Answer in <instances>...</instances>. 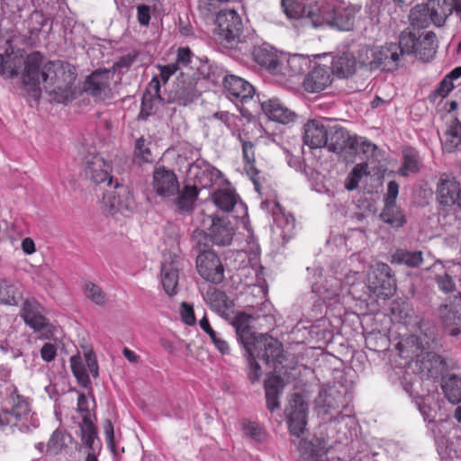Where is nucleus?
I'll return each instance as SVG.
<instances>
[{
	"label": "nucleus",
	"mask_w": 461,
	"mask_h": 461,
	"mask_svg": "<svg viewBox=\"0 0 461 461\" xmlns=\"http://www.w3.org/2000/svg\"><path fill=\"white\" fill-rule=\"evenodd\" d=\"M114 81V71L98 69L88 76L84 89L94 97L104 100L112 95L111 85Z\"/></svg>",
	"instance_id": "nucleus-15"
},
{
	"label": "nucleus",
	"mask_w": 461,
	"mask_h": 461,
	"mask_svg": "<svg viewBox=\"0 0 461 461\" xmlns=\"http://www.w3.org/2000/svg\"><path fill=\"white\" fill-rule=\"evenodd\" d=\"M207 221L210 227L207 231L196 230L193 234V240L196 242L198 247L207 248L208 237L210 240L217 246H229L230 245L235 230L230 221L225 218H212L208 217Z\"/></svg>",
	"instance_id": "nucleus-9"
},
{
	"label": "nucleus",
	"mask_w": 461,
	"mask_h": 461,
	"mask_svg": "<svg viewBox=\"0 0 461 461\" xmlns=\"http://www.w3.org/2000/svg\"><path fill=\"white\" fill-rule=\"evenodd\" d=\"M263 113L271 120L280 123H288L292 122L295 113L285 106L277 98H269L267 100H259Z\"/></svg>",
	"instance_id": "nucleus-27"
},
{
	"label": "nucleus",
	"mask_w": 461,
	"mask_h": 461,
	"mask_svg": "<svg viewBox=\"0 0 461 461\" xmlns=\"http://www.w3.org/2000/svg\"><path fill=\"white\" fill-rule=\"evenodd\" d=\"M138 21L141 25H148L149 23V7L147 5L138 6Z\"/></svg>",
	"instance_id": "nucleus-61"
},
{
	"label": "nucleus",
	"mask_w": 461,
	"mask_h": 461,
	"mask_svg": "<svg viewBox=\"0 0 461 461\" xmlns=\"http://www.w3.org/2000/svg\"><path fill=\"white\" fill-rule=\"evenodd\" d=\"M281 54L269 45L263 44L254 49L253 57L255 61L265 68L270 74L275 69Z\"/></svg>",
	"instance_id": "nucleus-33"
},
{
	"label": "nucleus",
	"mask_w": 461,
	"mask_h": 461,
	"mask_svg": "<svg viewBox=\"0 0 461 461\" xmlns=\"http://www.w3.org/2000/svg\"><path fill=\"white\" fill-rule=\"evenodd\" d=\"M266 352L265 350V348L262 347V348H257L256 350V355L255 356H250L247 351H246V354H247V358H248V363H249V378L251 382H255V381H258L261 375V367L260 366L258 365V363L256 361V358H261L267 362H269L270 360H274L276 358H277L280 354H281V348H279V353L275 356V357H264L262 355Z\"/></svg>",
	"instance_id": "nucleus-41"
},
{
	"label": "nucleus",
	"mask_w": 461,
	"mask_h": 461,
	"mask_svg": "<svg viewBox=\"0 0 461 461\" xmlns=\"http://www.w3.org/2000/svg\"><path fill=\"white\" fill-rule=\"evenodd\" d=\"M423 261L421 251H408L405 249H397L393 257L392 263L405 265L409 267H417Z\"/></svg>",
	"instance_id": "nucleus-40"
},
{
	"label": "nucleus",
	"mask_w": 461,
	"mask_h": 461,
	"mask_svg": "<svg viewBox=\"0 0 461 461\" xmlns=\"http://www.w3.org/2000/svg\"><path fill=\"white\" fill-rule=\"evenodd\" d=\"M57 355V348L51 343H45L41 349V357L45 362L52 361Z\"/></svg>",
	"instance_id": "nucleus-58"
},
{
	"label": "nucleus",
	"mask_w": 461,
	"mask_h": 461,
	"mask_svg": "<svg viewBox=\"0 0 461 461\" xmlns=\"http://www.w3.org/2000/svg\"><path fill=\"white\" fill-rule=\"evenodd\" d=\"M368 166L366 163L357 164L348 176L345 181V186L348 190H354L357 187L360 179L367 175Z\"/></svg>",
	"instance_id": "nucleus-46"
},
{
	"label": "nucleus",
	"mask_w": 461,
	"mask_h": 461,
	"mask_svg": "<svg viewBox=\"0 0 461 461\" xmlns=\"http://www.w3.org/2000/svg\"><path fill=\"white\" fill-rule=\"evenodd\" d=\"M84 171L86 176L95 184L107 182L108 187H112L113 176L112 166L98 153H90L85 158Z\"/></svg>",
	"instance_id": "nucleus-16"
},
{
	"label": "nucleus",
	"mask_w": 461,
	"mask_h": 461,
	"mask_svg": "<svg viewBox=\"0 0 461 461\" xmlns=\"http://www.w3.org/2000/svg\"><path fill=\"white\" fill-rule=\"evenodd\" d=\"M178 197L176 199V204L178 206V208L182 211H186L187 209H189L194 201H189V199L186 197V194H183L182 192L178 194Z\"/></svg>",
	"instance_id": "nucleus-63"
},
{
	"label": "nucleus",
	"mask_w": 461,
	"mask_h": 461,
	"mask_svg": "<svg viewBox=\"0 0 461 461\" xmlns=\"http://www.w3.org/2000/svg\"><path fill=\"white\" fill-rule=\"evenodd\" d=\"M103 203L107 213L115 216L121 213L128 216L135 208L133 196L127 187L117 182L106 190L103 196Z\"/></svg>",
	"instance_id": "nucleus-11"
},
{
	"label": "nucleus",
	"mask_w": 461,
	"mask_h": 461,
	"mask_svg": "<svg viewBox=\"0 0 461 461\" xmlns=\"http://www.w3.org/2000/svg\"><path fill=\"white\" fill-rule=\"evenodd\" d=\"M399 193V185L395 181H390L387 186V194L385 197V206L384 208V215L387 217L390 212L395 210V199Z\"/></svg>",
	"instance_id": "nucleus-49"
},
{
	"label": "nucleus",
	"mask_w": 461,
	"mask_h": 461,
	"mask_svg": "<svg viewBox=\"0 0 461 461\" xmlns=\"http://www.w3.org/2000/svg\"><path fill=\"white\" fill-rule=\"evenodd\" d=\"M436 36L433 32L419 35L416 57L421 60L429 61L436 53Z\"/></svg>",
	"instance_id": "nucleus-36"
},
{
	"label": "nucleus",
	"mask_w": 461,
	"mask_h": 461,
	"mask_svg": "<svg viewBox=\"0 0 461 461\" xmlns=\"http://www.w3.org/2000/svg\"><path fill=\"white\" fill-rule=\"evenodd\" d=\"M346 390H340L336 384H325L319 392L315 399V411L323 420H328V415L331 414L342 403ZM329 420L339 426L338 430L344 438L351 436L349 428L356 424L355 418L350 414H339L330 417Z\"/></svg>",
	"instance_id": "nucleus-4"
},
{
	"label": "nucleus",
	"mask_w": 461,
	"mask_h": 461,
	"mask_svg": "<svg viewBox=\"0 0 461 461\" xmlns=\"http://www.w3.org/2000/svg\"><path fill=\"white\" fill-rule=\"evenodd\" d=\"M72 441L71 436L65 429H57L51 435L47 444V451L57 455L63 451Z\"/></svg>",
	"instance_id": "nucleus-38"
},
{
	"label": "nucleus",
	"mask_w": 461,
	"mask_h": 461,
	"mask_svg": "<svg viewBox=\"0 0 461 461\" xmlns=\"http://www.w3.org/2000/svg\"><path fill=\"white\" fill-rule=\"evenodd\" d=\"M240 140L242 145V157L244 161V167L247 172V175L252 180L255 185V188L258 190V184L257 181L258 170L255 167V149L254 145L251 141H247L241 138L240 135Z\"/></svg>",
	"instance_id": "nucleus-34"
},
{
	"label": "nucleus",
	"mask_w": 461,
	"mask_h": 461,
	"mask_svg": "<svg viewBox=\"0 0 461 461\" xmlns=\"http://www.w3.org/2000/svg\"><path fill=\"white\" fill-rule=\"evenodd\" d=\"M365 265L359 254H353L340 267L335 269L336 276L327 281V286L312 285V292L324 301L336 300L351 295L354 299H364L368 293L376 294L377 297L389 298L393 294L394 288L387 264L377 262L372 265L366 275V282L363 281L362 272Z\"/></svg>",
	"instance_id": "nucleus-2"
},
{
	"label": "nucleus",
	"mask_w": 461,
	"mask_h": 461,
	"mask_svg": "<svg viewBox=\"0 0 461 461\" xmlns=\"http://www.w3.org/2000/svg\"><path fill=\"white\" fill-rule=\"evenodd\" d=\"M179 313L181 320L185 324L194 326L196 323L194 308L188 303L183 302L181 303Z\"/></svg>",
	"instance_id": "nucleus-53"
},
{
	"label": "nucleus",
	"mask_w": 461,
	"mask_h": 461,
	"mask_svg": "<svg viewBox=\"0 0 461 461\" xmlns=\"http://www.w3.org/2000/svg\"><path fill=\"white\" fill-rule=\"evenodd\" d=\"M215 348L223 355L230 353V347L223 339L217 335H215L214 339H212Z\"/></svg>",
	"instance_id": "nucleus-62"
},
{
	"label": "nucleus",
	"mask_w": 461,
	"mask_h": 461,
	"mask_svg": "<svg viewBox=\"0 0 461 461\" xmlns=\"http://www.w3.org/2000/svg\"><path fill=\"white\" fill-rule=\"evenodd\" d=\"M286 412L289 431L292 436L299 438L306 429L308 405L300 394L294 393L291 396Z\"/></svg>",
	"instance_id": "nucleus-14"
},
{
	"label": "nucleus",
	"mask_w": 461,
	"mask_h": 461,
	"mask_svg": "<svg viewBox=\"0 0 461 461\" xmlns=\"http://www.w3.org/2000/svg\"><path fill=\"white\" fill-rule=\"evenodd\" d=\"M179 181L174 171L163 166L154 169L152 189L157 195L166 199L174 197L179 194Z\"/></svg>",
	"instance_id": "nucleus-17"
},
{
	"label": "nucleus",
	"mask_w": 461,
	"mask_h": 461,
	"mask_svg": "<svg viewBox=\"0 0 461 461\" xmlns=\"http://www.w3.org/2000/svg\"><path fill=\"white\" fill-rule=\"evenodd\" d=\"M212 309L218 312H223L226 309L230 307L231 302L228 300L224 293L214 291L212 294H207L206 299Z\"/></svg>",
	"instance_id": "nucleus-47"
},
{
	"label": "nucleus",
	"mask_w": 461,
	"mask_h": 461,
	"mask_svg": "<svg viewBox=\"0 0 461 461\" xmlns=\"http://www.w3.org/2000/svg\"><path fill=\"white\" fill-rule=\"evenodd\" d=\"M286 16L290 19L303 18L314 28L329 25L339 31L353 28L354 19L359 8L337 0H317L302 5L294 0H281Z\"/></svg>",
	"instance_id": "nucleus-3"
},
{
	"label": "nucleus",
	"mask_w": 461,
	"mask_h": 461,
	"mask_svg": "<svg viewBox=\"0 0 461 461\" xmlns=\"http://www.w3.org/2000/svg\"><path fill=\"white\" fill-rule=\"evenodd\" d=\"M454 11L461 13V0H429L426 5L412 9L410 17L420 27L428 26L429 21L441 26Z\"/></svg>",
	"instance_id": "nucleus-6"
},
{
	"label": "nucleus",
	"mask_w": 461,
	"mask_h": 461,
	"mask_svg": "<svg viewBox=\"0 0 461 461\" xmlns=\"http://www.w3.org/2000/svg\"><path fill=\"white\" fill-rule=\"evenodd\" d=\"M254 318L245 312H239L232 320L238 339L244 347L245 350L250 355L255 356L257 348H265L266 352L262 355L264 357H275L279 353V343L264 334L256 335L250 327Z\"/></svg>",
	"instance_id": "nucleus-5"
},
{
	"label": "nucleus",
	"mask_w": 461,
	"mask_h": 461,
	"mask_svg": "<svg viewBox=\"0 0 461 461\" xmlns=\"http://www.w3.org/2000/svg\"><path fill=\"white\" fill-rule=\"evenodd\" d=\"M200 253L196 258V268L202 278L214 284L221 283L224 278V267L219 257L212 249L199 247Z\"/></svg>",
	"instance_id": "nucleus-13"
},
{
	"label": "nucleus",
	"mask_w": 461,
	"mask_h": 461,
	"mask_svg": "<svg viewBox=\"0 0 461 461\" xmlns=\"http://www.w3.org/2000/svg\"><path fill=\"white\" fill-rule=\"evenodd\" d=\"M216 40L226 47H232L242 32L243 25L239 14L232 9L221 11L216 17Z\"/></svg>",
	"instance_id": "nucleus-10"
},
{
	"label": "nucleus",
	"mask_w": 461,
	"mask_h": 461,
	"mask_svg": "<svg viewBox=\"0 0 461 461\" xmlns=\"http://www.w3.org/2000/svg\"><path fill=\"white\" fill-rule=\"evenodd\" d=\"M0 73L10 77L22 73L27 94L34 101L40 99L42 90L58 103L66 104L73 99L75 68L60 60L45 62L39 52L25 59L14 51L6 57L0 55Z\"/></svg>",
	"instance_id": "nucleus-1"
},
{
	"label": "nucleus",
	"mask_w": 461,
	"mask_h": 461,
	"mask_svg": "<svg viewBox=\"0 0 461 461\" xmlns=\"http://www.w3.org/2000/svg\"><path fill=\"white\" fill-rule=\"evenodd\" d=\"M418 169L419 167L416 151L412 149H405L403 150V164L399 168V174L401 176H407L410 174L417 172Z\"/></svg>",
	"instance_id": "nucleus-44"
},
{
	"label": "nucleus",
	"mask_w": 461,
	"mask_h": 461,
	"mask_svg": "<svg viewBox=\"0 0 461 461\" xmlns=\"http://www.w3.org/2000/svg\"><path fill=\"white\" fill-rule=\"evenodd\" d=\"M193 55L189 49L187 48H180L177 50V65L181 64L185 67H187L191 63V59Z\"/></svg>",
	"instance_id": "nucleus-60"
},
{
	"label": "nucleus",
	"mask_w": 461,
	"mask_h": 461,
	"mask_svg": "<svg viewBox=\"0 0 461 461\" xmlns=\"http://www.w3.org/2000/svg\"><path fill=\"white\" fill-rule=\"evenodd\" d=\"M357 139L359 140V144L357 148L352 149L353 150L357 153L362 152L364 155H366V158H375L377 156L378 149L375 144L363 138Z\"/></svg>",
	"instance_id": "nucleus-52"
},
{
	"label": "nucleus",
	"mask_w": 461,
	"mask_h": 461,
	"mask_svg": "<svg viewBox=\"0 0 461 461\" xmlns=\"http://www.w3.org/2000/svg\"><path fill=\"white\" fill-rule=\"evenodd\" d=\"M77 411L82 414V421L80 422V437L82 443L88 448H96L99 446L96 428L91 419L88 411V401L84 394H80L77 399Z\"/></svg>",
	"instance_id": "nucleus-19"
},
{
	"label": "nucleus",
	"mask_w": 461,
	"mask_h": 461,
	"mask_svg": "<svg viewBox=\"0 0 461 461\" xmlns=\"http://www.w3.org/2000/svg\"><path fill=\"white\" fill-rule=\"evenodd\" d=\"M438 202L446 206L459 204L461 188L459 184L449 177H441L438 185Z\"/></svg>",
	"instance_id": "nucleus-28"
},
{
	"label": "nucleus",
	"mask_w": 461,
	"mask_h": 461,
	"mask_svg": "<svg viewBox=\"0 0 461 461\" xmlns=\"http://www.w3.org/2000/svg\"><path fill=\"white\" fill-rule=\"evenodd\" d=\"M214 204L224 212H230L238 203V195L229 186L219 188L212 194Z\"/></svg>",
	"instance_id": "nucleus-35"
},
{
	"label": "nucleus",
	"mask_w": 461,
	"mask_h": 461,
	"mask_svg": "<svg viewBox=\"0 0 461 461\" xmlns=\"http://www.w3.org/2000/svg\"><path fill=\"white\" fill-rule=\"evenodd\" d=\"M273 233L287 242L294 233L295 220L293 215L285 213L276 203H273Z\"/></svg>",
	"instance_id": "nucleus-23"
},
{
	"label": "nucleus",
	"mask_w": 461,
	"mask_h": 461,
	"mask_svg": "<svg viewBox=\"0 0 461 461\" xmlns=\"http://www.w3.org/2000/svg\"><path fill=\"white\" fill-rule=\"evenodd\" d=\"M312 61L308 56L301 54L286 55L287 75L292 78L293 85L298 83L305 71L312 68Z\"/></svg>",
	"instance_id": "nucleus-30"
},
{
	"label": "nucleus",
	"mask_w": 461,
	"mask_h": 461,
	"mask_svg": "<svg viewBox=\"0 0 461 461\" xmlns=\"http://www.w3.org/2000/svg\"><path fill=\"white\" fill-rule=\"evenodd\" d=\"M180 101L184 105H187L195 101L199 96V91L195 87V83L193 79L188 80L186 83V89L180 92Z\"/></svg>",
	"instance_id": "nucleus-50"
},
{
	"label": "nucleus",
	"mask_w": 461,
	"mask_h": 461,
	"mask_svg": "<svg viewBox=\"0 0 461 461\" xmlns=\"http://www.w3.org/2000/svg\"><path fill=\"white\" fill-rule=\"evenodd\" d=\"M179 264L177 260L164 261L161 265V283L167 294H176Z\"/></svg>",
	"instance_id": "nucleus-31"
},
{
	"label": "nucleus",
	"mask_w": 461,
	"mask_h": 461,
	"mask_svg": "<svg viewBox=\"0 0 461 461\" xmlns=\"http://www.w3.org/2000/svg\"><path fill=\"white\" fill-rule=\"evenodd\" d=\"M84 357L85 361L80 356H72L70 358V366L78 384L83 387H88L90 385V379L86 366H87L91 375L94 377H97L98 365L93 351L86 352Z\"/></svg>",
	"instance_id": "nucleus-21"
},
{
	"label": "nucleus",
	"mask_w": 461,
	"mask_h": 461,
	"mask_svg": "<svg viewBox=\"0 0 461 461\" xmlns=\"http://www.w3.org/2000/svg\"><path fill=\"white\" fill-rule=\"evenodd\" d=\"M84 292L86 296L93 303L98 305H104L106 303V295L95 284L86 282L84 285Z\"/></svg>",
	"instance_id": "nucleus-48"
},
{
	"label": "nucleus",
	"mask_w": 461,
	"mask_h": 461,
	"mask_svg": "<svg viewBox=\"0 0 461 461\" xmlns=\"http://www.w3.org/2000/svg\"><path fill=\"white\" fill-rule=\"evenodd\" d=\"M357 66H360L359 59L357 60L349 52L338 54L333 57L331 61L332 74L339 78H348L353 76Z\"/></svg>",
	"instance_id": "nucleus-29"
},
{
	"label": "nucleus",
	"mask_w": 461,
	"mask_h": 461,
	"mask_svg": "<svg viewBox=\"0 0 461 461\" xmlns=\"http://www.w3.org/2000/svg\"><path fill=\"white\" fill-rule=\"evenodd\" d=\"M285 64H286V55L281 54L278 61L275 66V69L272 71L271 75L274 77L275 80L277 83L292 87V78L288 77V69L286 68V66Z\"/></svg>",
	"instance_id": "nucleus-45"
},
{
	"label": "nucleus",
	"mask_w": 461,
	"mask_h": 461,
	"mask_svg": "<svg viewBox=\"0 0 461 461\" xmlns=\"http://www.w3.org/2000/svg\"><path fill=\"white\" fill-rule=\"evenodd\" d=\"M441 142L447 152H452L461 145V123L458 121H453L447 127Z\"/></svg>",
	"instance_id": "nucleus-37"
},
{
	"label": "nucleus",
	"mask_w": 461,
	"mask_h": 461,
	"mask_svg": "<svg viewBox=\"0 0 461 461\" xmlns=\"http://www.w3.org/2000/svg\"><path fill=\"white\" fill-rule=\"evenodd\" d=\"M297 450L298 461H328L324 458L327 453L326 443L318 438L300 439Z\"/></svg>",
	"instance_id": "nucleus-25"
},
{
	"label": "nucleus",
	"mask_w": 461,
	"mask_h": 461,
	"mask_svg": "<svg viewBox=\"0 0 461 461\" xmlns=\"http://www.w3.org/2000/svg\"><path fill=\"white\" fill-rule=\"evenodd\" d=\"M284 389V381L280 376L271 375L265 381L267 409L273 412L280 407L279 397Z\"/></svg>",
	"instance_id": "nucleus-32"
},
{
	"label": "nucleus",
	"mask_w": 461,
	"mask_h": 461,
	"mask_svg": "<svg viewBox=\"0 0 461 461\" xmlns=\"http://www.w3.org/2000/svg\"><path fill=\"white\" fill-rule=\"evenodd\" d=\"M41 306L35 300H26L21 309V317L25 324L35 332H41V339H50L55 327L41 313Z\"/></svg>",
	"instance_id": "nucleus-12"
},
{
	"label": "nucleus",
	"mask_w": 461,
	"mask_h": 461,
	"mask_svg": "<svg viewBox=\"0 0 461 461\" xmlns=\"http://www.w3.org/2000/svg\"><path fill=\"white\" fill-rule=\"evenodd\" d=\"M158 68L159 70V75L164 83H167L169 77L175 74L178 69V65L176 63L168 64V65H158Z\"/></svg>",
	"instance_id": "nucleus-59"
},
{
	"label": "nucleus",
	"mask_w": 461,
	"mask_h": 461,
	"mask_svg": "<svg viewBox=\"0 0 461 461\" xmlns=\"http://www.w3.org/2000/svg\"><path fill=\"white\" fill-rule=\"evenodd\" d=\"M400 53L397 43H386L383 46L363 47L359 50V64L368 70L382 68L393 71L399 66Z\"/></svg>",
	"instance_id": "nucleus-7"
},
{
	"label": "nucleus",
	"mask_w": 461,
	"mask_h": 461,
	"mask_svg": "<svg viewBox=\"0 0 461 461\" xmlns=\"http://www.w3.org/2000/svg\"><path fill=\"white\" fill-rule=\"evenodd\" d=\"M187 176L200 189L223 181L221 172L203 159L195 160L189 167Z\"/></svg>",
	"instance_id": "nucleus-18"
},
{
	"label": "nucleus",
	"mask_w": 461,
	"mask_h": 461,
	"mask_svg": "<svg viewBox=\"0 0 461 461\" xmlns=\"http://www.w3.org/2000/svg\"><path fill=\"white\" fill-rule=\"evenodd\" d=\"M329 130L321 120H310L304 125L303 142L311 149H321L328 143Z\"/></svg>",
	"instance_id": "nucleus-24"
},
{
	"label": "nucleus",
	"mask_w": 461,
	"mask_h": 461,
	"mask_svg": "<svg viewBox=\"0 0 461 461\" xmlns=\"http://www.w3.org/2000/svg\"><path fill=\"white\" fill-rule=\"evenodd\" d=\"M436 282L439 290H441L443 293L447 294L455 290L456 285L452 276L445 271L443 273L437 274Z\"/></svg>",
	"instance_id": "nucleus-51"
},
{
	"label": "nucleus",
	"mask_w": 461,
	"mask_h": 461,
	"mask_svg": "<svg viewBox=\"0 0 461 461\" xmlns=\"http://www.w3.org/2000/svg\"><path fill=\"white\" fill-rule=\"evenodd\" d=\"M442 390L446 398L453 404L461 402V377L452 375L443 381Z\"/></svg>",
	"instance_id": "nucleus-39"
},
{
	"label": "nucleus",
	"mask_w": 461,
	"mask_h": 461,
	"mask_svg": "<svg viewBox=\"0 0 461 461\" xmlns=\"http://www.w3.org/2000/svg\"><path fill=\"white\" fill-rule=\"evenodd\" d=\"M19 294L18 288L14 284L6 280L0 282V303L16 305Z\"/></svg>",
	"instance_id": "nucleus-43"
},
{
	"label": "nucleus",
	"mask_w": 461,
	"mask_h": 461,
	"mask_svg": "<svg viewBox=\"0 0 461 461\" xmlns=\"http://www.w3.org/2000/svg\"><path fill=\"white\" fill-rule=\"evenodd\" d=\"M243 432L246 436L258 441L262 439L264 434L261 427L255 422H248L244 424Z\"/></svg>",
	"instance_id": "nucleus-57"
},
{
	"label": "nucleus",
	"mask_w": 461,
	"mask_h": 461,
	"mask_svg": "<svg viewBox=\"0 0 461 461\" xmlns=\"http://www.w3.org/2000/svg\"><path fill=\"white\" fill-rule=\"evenodd\" d=\"M223 85L228 98L236 104L238 103H248L255 95L254 86L245 79L235 75L226 76Z\"/></svg>",
	"instance_id": "nucleus-20"
},
{
	"label": "nucleus",
	"mask_w": 461,
	"mask_h": 461,
	"mask_svg": "<svg viewBox=\"0 0 461 461\" xmlns=\"http://www.w3.org/2000/svg\"><path fill=\"white\" fill-rule=\"evenodd\" d=\"M418 43L419 36L416 33L407 31L402 32L397 44L400 56L403 54H414L416 56Z\"/></svg>",
	"instance_id": "nucleus-42"
},
{
	"label": "nucleus",
	"mask_w": 461,
	"mask_h": 461,
	"mask_svg": "<svg viewBox=\"0 0 461 461\" xmlns=\"http://www.w3.org/2000/svg\"><path fill=\"white\" fill-rule=\"evenodd\" d=\"M359 144L356 136H350L348 132L341 127H333L329 131L328 143L326 146L329 150L340 153L343 150L355 149Z\"/></svg>",
	"instance_id": "nucleus-26"
},
{
	"label": "nucleus",
	"mask_w": 461,
	"mask_h": 461,
	"mask_svg": "<svg viewBox=\"0 0 461 461\" xmlns=\"http://www.w3.org/2000/svg\"><path fill=\"white\" fill-rule=\"evenodd\" d=\"M454 84L446 77L441 80L438 87L431 93L430 98L436 100L438 97L445 98L453 90Z\"/></svg>",
	"instance_id": "nucleus-54"
},
{
	"label": "nucleus",
	"mask_w": 461,
	"mask_h": 461,
	"mask_svg": "<svg viewBox=\"0 0 461 461\" xmlns=\"http://www.w3.org/2000/svg\"><path fill=\"white\" fill-rule=\"evenodd\" d=\"M135 154L144 162H151L153 159L149 149L146 147V141L143 138H140L136 140Z\"/></svg>",
	"instance_id": "nucleus-55"
},
{
	"label": "nucleus",
	"mask_w": 461,
	"mask_h": 461,
	"mask_svg": "<svg viewBox=\"0 0 461 461\" xmlns=\"http://www.w3.org/2000/svg\"><path fill=\"white\" fill-rule=\"evenodd\" d=\"M6 426L19 427L22 431L31 430L39 426V420L32 412L30 402L23 397H13L12 410L0 411V429Z\"/></svg>",
	"instance_id": "nucleus-8"
},
{
	"label": "nucleus",
	"mask_w": 461,
	"mask_h": 461,
	"mask_svg": "<svg viewBox=\"0 0 461 461\" xmlns=\"http://www.w3.org/2000/svg\"><path fill=\"white\" fill-rule=\"evenodd\" d=\"M431 339L430 337H429L426 333L424 335H416V345H417V348L421 349V350H425V349H428L430 347V342H431Z\"/></svg>",
	"instance_id": "nucleus-64"
},
{
	"label": "nucleus",
	"mask_w": 461,
	"mask_h": 461,
	"mask_svg": "<svg viewBox=\"0 0 461 461\" xmlns=\"http://www.w3.org/2000/svg\"><path fill=\"white\" fill-rule=\"evenodd\" d=\"M309 74L305 77L303 86L309 93H319L326 89L332 83V72L328 66L314 65L310 68Z\"/></svg>",
	"instance_id": "nucleus-22"
},
{
	"label": "nucleus",
	"mask_w": 461,
	"mask_h": 461,
	"mask_svg": "<svg viewBox=\"0 0 461 461\" xmlns=\"http://www.w3.org/2000/svg\"><path fill=\"white\" fill-rule=\"evenodd\" d=\"M381 218L387 223L391 224L393 227L402 226L404 223V216L402 212L395 205V210L390 212L387 217H384V211L381 213Z\"/></svg>",
	"instance_id": "nucleus-56"
}]
</instances>
